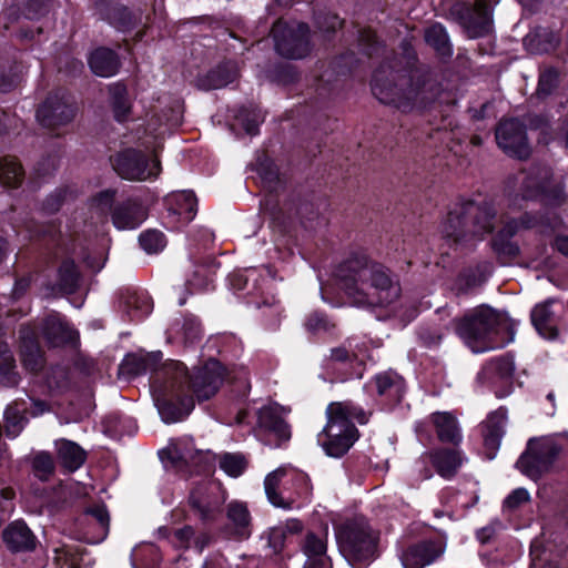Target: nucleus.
Wrapping results in <instances>:
<instances>
[{
  "instance_id": "nucleus-18",
  "label": "nucleus",
  "mask_w": 568,
  "mask_h": 568,
  "mask_svg": "<svg viewBox=\"0 0 568 568\" xmlns=\"http://www.w3.org/2000/svg\"><path fill=\"white\" fill-rule=\"evenodd\" d=\"M75 114V108L64 97L48 98L38 109L37 119L47 128H55L69 123Z\"/></svg>"
},
{
  "instance_id": "nucleus-21",
  "label": "nucleus",
  "mask_w": 568,
  "mask_h": 568,
  "mask_svg": "<svg viewBox=\"0 0 568 568\" xmlns=\"http://www.w3.org/2000/svg\"><path fill=\"white\" fill-rule=\"evenodd\" d=\"M169 216L181 225L190 223L196 214V197L191 191H180L166 197Z\"/></svg>"
},
{
  "instance_id": "nucleus-2",
  "label": "nucleus",
  "mask_w": 568,
  "mask_h": 568,
  "mask_svg": "<svg viewBox=\"0 0 568 568\" xmlns=\"http://www.w3.org/2000/svg\"><path fill=\"white\" fill-rule=\"evenodd\" d=\"M371 91L381 103L406 113L434 101L440 85L430 73H374Z\"/></svg>"
},
{
  "instance_id": "nucleus-13",
  "label": "nucleus",
  "mask_w": 568,
  "mask_h": 568,
  "mask_svg": "<svg viewBox=\"0 0 568 568\" xmlns=\"http://www.w3.org/2000/svg\"><path fill=\"white\" fill-rule=\"evenodd\" d=\"M463 462L460 450L440 447L423 453L415 463V470L422 480L430 479L433 471L429 465H432L440 477L450 479L457 474Z\"/></svg>"
},
{
  "instance_id": "nucleus-63",
  "label": "nucleus",
  "mask_w": 568,
  "mask_h": 568,
  "mask_svg": "<svg viewBox=\"0 0 568 568\" xmlns=\"http://www.w3.org/2000/svg\"><path fill=\"white\" fill-rule=\"evenodd\" d=\"M210 538L206 534H202L194 539V545L199 551H202L209 545Z\"/></svg>"
},
{
  "instance_id": "nucleus-31",
  "label": "nucleus",
  "mask_w": 568,
  "mask_h": 568,
  "mask_svg": "<svg viewBox=\"0 0 568 568\" xmlns=\"http://www.w3.org/2000/svg\"><path fill=\"white\" fill-rule=\"evenodd\" d=\"M558 42V37L552 31L544 28H538L524 38V45L531 54L547 53L554 50Z\"/></svg>"
},
{
  "instance_id": "nucleus-41",
  "label": "nucleus",
  "mask_w": 568,
  "mask_h": 568,
  "mask_svg": "<svg viewBox=\"0 0 568 568\" xmlns=\"http://www.w3.org/2000/svg\"><path fill=\"white\" fill-rule=\"evenodd\" d=\"M236 79V73H196L192 82L200 90L209 91L226 87Z\"/></svg>"
},
{
  "instance_id": "nucleus-15",
  "label": "nucleus",
  "mask_w": 568,
  "mask_h": 568,
  "mask_svg": "<svg viewBox=\"0 0 568 568\" xmlns=\"http://www.w3.org/2000/svg\"><path fill=\"white\" fill-rule=\"evenodd\" d=\"M114 170L120 176L131 181H145L160 173V162L149 159L140 151L125 150L119 153L113 162Z\"/></svg>"
},
{
  "instance_id": "nucleus-62",
  "label": "nucleus",
  "mask_w": 568,
  "mask_h": 568,
  "mask_svg": "<svg viewBox=\"0 0 568 568\" xmlns=\"http://www.w3.org/2000/svg\"><path fill=\"white\" fill-rule=\"evenodd\" d=\"M555 246L560 253L568 256V236H557Z\"/></svg>"
},
{
  "instance_id": "nucleus-48",
  "label": "nucleus",
  "mask_w": 568,
  "mask_h": 568,
  "mask_svg": "<svg viewBox=\"0 0 568 568\" xmlns=\"http://www.w3.org/2000/svg\"><path fill=\"white\" fill-rule=\"evenodd\" d=\"M141 247L146 253H158L165 246V240L163 233L156 230H149L141 233L139 237Z\"/></svg>"
},
{
  "instance_id": "nucleus-29",
  "label": "nucleus",
  "mask_w": 568,
  "mask_h": 568,
  "mask_svg": "<svg viewBox=\"0 0 568 568\" xmlns=\"http://www.w3.org/2000/svg\"><path fill=\"white\" fill-rule=\"evenodd\" d=\"M85 523L94 530V534L90 536L87 532V538L91 542H100L104 540L109 534L110 516L104 506H94L87 509L84 513Z\"/></svg>"
},
{
  "instance_id": "nucleus-49",
  "label": "nucleus",
  "mask_w": 568,
  "mask_h": 568,
  "mask_svg": "<svg viewBox=\"0 0 568 568\" xmlns=\"http://www.w3.org/2000/svg\"><path fill=\"white\" fill-rule=\"evenodd\" d=\"M34 475L41 480H47L54 470V463L49 454L41 453L33 458Z\"/></svg>"
},
{
  "instance_id": "nucleus-38",
  "label": "nucleus",
  "mask_w": 568,
  "mask_h": 568,
  "mask_svg": "<svg viewBox=\"0 0 568 568\" xmlns=\"http://www.w3.org/2000/svg\"><path fill=\"white\" fill-rule=\"evenodd\" d=\"M550 178V171L547 168L538 169L536 175H530L526 180V186L528 189L535 187L536 191L544 193L547 197H551V201L555 204H559L564 199V187L558 186L551 194L548 192V181Z\"/></svg>"
},
{
  "instance_id": "nucleus-59",
  "label": "nucleus",
  "mask_w": 568,
  "mask_h": 568,
  "mask_svg": "<svg viewBox=\"0 0 568 568\" xmlns=\"http://www.w3.org/2000/svg\"><path fill=\"white\" fill-rule=\"evenodd\" d=\"M16 84V73H0V92L10 91Z\"/></svg>"
},
{
  "instance_id": "nucleus-57",
  "label": "nucleus",
  "mask_w": 568,
  "mask_h": 568,
  "mask_svg": "<svg viewBox=\"0 0 568 568\" xmlns=\"http://www.w3.org/2000/svg\"><path fill=\"white\" fill-rule=\"evenodd\" d=\"M194 537V530L191 526H185L181 529L175 530L173 535V542L176 547L189 548L191 540Z\"/></svg>"
},
{
  "instance_id": "nucleus-20",
  "label": "nucleus",
  "mask_w": 568,
  "mask_h": 568,
  "mask_svg": "<svg viewBox=\"0 0 568 568\" xmlns=\"http://www.w3.org/2000/svg\"><path fill=\"white\" fill-rule=\"evenodd\" d=\"M286 413L285 408L277 404L264 406L257 412V425L280 440H288L291 428L284 419Z\"/></svg>"
},
{
  "instance_id": "nucleus-3",
  "label": "nucleus",
  "mask_w": 568,
  "mask_h": 568,
  "mask_svg": "<svg viewBox=\"0 0 568 568\" xmlns=\"http://www.w3.org/2000/svg\"><path fill=\"white\" fill-rule=\"evenodd\" d=\"M474 353L504 347L514 339L511 321L491 307L480 306L460 320L449 322Z\"/></svg>"
},
{
  "instance_id": "nucleus-5",
  "label": "nucleus",
  "mask_w": 568,
  "mask_h": 568,
  "mask_svg": "<svg viewBox=\"0 0 568 568\" xmlns=\"http://www.w3.org/2000/svg\"><path fill=\"white\" fill-rule=\"evenodd\" d=\"M496 210L488 202L462 201L455 203L443 222V235L458 244L483 237L495 227Z\"/></svg>"
},
{
  "instance_id": "nucleus-30",
  "label": "nucleus",
  "mask_w": 568,
  "mask_h": 568,
  "mask_svg": "<svg viewBox=\"0 0 568 568\" xmlns=\"http://www.w3.org/2000/svg\"><path fill=\"white\" fill-rule=\"evenodd\" d=\"M55 446L58 462L68 470L74 471L85 462V452L77 443L60 439Z\"/></svg>"
},
{
  "instance_id": "nucleus-11",
  "label": "nucleus",
  "mask_w": 568,
  "mask_h": 568,
  "mask_svg": "<svg viewBox=\"0 0 568 568\" xmlns=\"http://www.w3.org/2000/svg\"><path fill=\"white\" fill-rule=\"evenodd\" d=\"M161 352H153L148 354H130L123 359L120 366V371L121 373L128 374L130 376H136L149 372L154 373L151 385L152 388L158 377L162 384L173 373H176L180 376L183 375V364L181 362L170 361L161 364Z\"/></svg>"
},
{
  "instance_id": "nucleus-40",
  "label": "nucleus",
  "mask_w": 568,
  "mask_h": 568,
  "mask_svg": "<svg viewBox=\"0 0 568 568\" xmlns=\"http://www.w3.org/2000/svg\"><path fill=\"white\" fill-rule=\"evenodd\" d=\"M18 382L13 356L7 343L0 341V383L4 386H16Z\"/></svg>"
},
{
  "instance_id": "nucleus-19",
  "label": "nucleus",
  "mask_w": 568,
  "mask_h": 568,
  "mask_svg": "<svg viewBox=\"0 0 568 568\" xmlns=\"http://www.w3.org/2000/svg\"><path fill=\"white\" fill-rule=\"evenodd\" d=\"M445 546L439 541L426 540L407 548L400 559L405 568H424L439 558Z\"/></svg>"
},
{
  "instance_id": "nucleus-17",
  "label": "nucleus",
  "mask_w": 568,
  "mask_h": 568,
  "mask_svg": "<svg viewBox=\"0 0 568 568\" xmlns=\"http://www.w3.org/2000/svg\"><path fill=\"white\" fill-rule=\"evenodd\" d=\"M496 141L509 156L524 160L530 154L525 126L518 120L510 119L500 122L496 129Z\"/></svg>"
},
{
  "instance_id": "nucleus-42",
  "label": "nucleus",
  "mask_w": 568,
  "mask_h": 568,
  "mask_svg": "<svg viewBox=\"0 0 568 568\" xmlns=\"http://www.w3.org/2000/svg\"><path fill=\"white\" fill-rule=\"evenodd\" d=\"M24 176L21 164L14 158H4L0 164V182L8 187H18Z\"/></svg>"
},
{
  "instance_id": "nucleus-12",
  "label": "nucleus",
  "mask_w": 568,
  "mask_h": 568,
  "mask_svg": "<svg viewBox=\"0 0 568 568\" xmlns=\"http://www.w3.org/2000/svg\"><path fill=\"white\" fill-rule=\"evenodd\" d=\"M450 14L469 39L485 37L493 31V12L485 0H477L473 6L456 3Z\"/></svg>"
},
{
  "instance_id": "nucleus-47",
  "label": "nucleus",
  "mask_w": 568,
  "mask_h": 568,
  "mask_svg": "<svg viewBox=\"0 0 568 568\" xmlns=\"http://www.w3.org/2000/svg\"><path fill=\"white\" fill-rule=\"evenodd\" d=\"M537 224V219L528 213H525L520 219L508 221L499 232V237H511L520 230L534 227Z\"/></svg>"
},
{
  "instance_id": "nucleus-60",
  "label": "nucleus",
  "mask_w": 568,
  "mask_h": 568,
  "mask_svg": "<svg viewBox=\"0 0 568 568\" xmlns=\"http://www.w3.org/2000/svg\"><path fill=\"white\" fill-rule=\"evenodd\" d=\"M297 73H288V72H285V73H271L270 81L274 82V83H277V84H281V85H286V84L295 81V75Z\"/></svg>"
},
{
  "instance_id": "nucleus-64",
  "label": "nucleus",
  "mask_w": 568,
  "mask_h": 568,
  "mask_svg": "<svg viewBox=\"0 0 568 568\" xmlns=\"http://www.w3.org/2000/svg\"><path fill=\"white\" fill-rule=\"evenodd\" d=\"M29 286V280L27 278H21L19 281L16 282V285H14V291L13 293L16 295H20L23 291L27 290V287Z\"/></svg>"
},
{
  "instance_id": "nucleus-24",
  "label": "nucleus",
  "mask_w": 568,
  "mask_h": 568,
  "mask_svg": "<svg viewBox=\"0 0 568 568\" xmlns=\"http://www.w3.org/2000/svg\"><path fill=\"white\" fill-rule=\"evenodd\" d=\"M507 410L500 407L497 410L490 413L481 423L484 445L487 450H490L489 458H493L495 452L499 448L501 438L505 434Z\"/></svg>"
},
{
  "instance_id": "nucleus-51",
  "label": "nucleus",
  "mask_w": 568,
  "mask_h": 568,
  "mask_svg": "<svg viewBox=\"0 0 568 568\" xmlns=\"http://www.w3.org/2000/svg\"><path fill=\"white\" fill-rule=\"evenodd\" d=\"M558 73H539L536 95L540 99L548 97L558 85Z\"/></svg>"
},
{
  "instance_id": "nucleus-28",
  "label": "nucleus",
  "mask_w": 568,
  "mask_h": 568,
  "mask_svg": "<svg viewBox=\"0 0 568 568\" xmlns=\"http://www.w3.org/2000/svg\"><path fill=\"white\" fill-rule=\"evenodd\" d=\"M3 539L13 551H27L36 547V538L32 531L21 521L11 524L3 531Z\"/></svg>"
},
{
  "instance_id": "nucleus-27",
  "label": "nucleus",
  "mask_w": 568,
  "mask_h": 568,
  "mask_svg": "<svg viewBox=\"0 0 568 568\" xmlns=\"http://www.w3.org/2000/svg\"><path fill=\"white\" fill-rule=\"evenodd\" d=\"M225 511L231 534L237 539H247L252 534V518L247 505L240 500H232L226 505Z\"/></svg>"
},
{
  "instance_id": "nucleus-43",
  "label": "nucleus",
  "mask_w": 568,
  "mask_h": 568,
  "mask_svg": "<svg viewBox=\"0 0 568 568\" xmlns=\"http://www.w3.org/2000/svg\"><path fill=\"white\" fill-rule=\"evenodd\" d=\"M110 93L114 118L120 122L125 121L131 112L126 88L121 83H116L110 88Z\"/></svg>"
},
{
  "instance_id": "nucleus-9",
  "label": "nucleus",
  "mask_w": 568,
  "mask_h": 568,
  "mask_svg": "<svg viewBox=\"0 0 568 568\" xmlns=\"http://www.w3.org/2000/svg\"><path fill=\"white\" fill-rule=\"evenodd\" d=\"M272 34L276 52L286 59H302L311 51L310 29L305 23L278 20Z\"/></svg>"
},
{
  "instance_id": "nucleus-39",
  "label": "nucleus",
  "mask_w": 568,
  "mask_h": 568,
  "mask_svg": "<svg viewBox=\"0 0 568 568\" xmlns=\"http://www.w3.org/2000/svg\"><path fill=\"white\" fill-rule=\"evenodd\" d=\"M57 285L63 294H72L79 288L80 273L72 261L68 260L61 264Z\"/></svg>"
},
{
  "instance_id": "nucleus-1",
  "label": "nucleus",
  "mask_w": 568,
  "mask_h": 568,
  "mask_svg": "<svg viewBox=\"0 0 568 568\" xmlns=\"http://www.w3.org/2000/svg\"><path fill=\"white\" fill-rule=\"evenodd\" d=\"M336 277L347 300L358 307H387L402 293L397 276L363 253L342 262Z\"/></svg>"
},
{
  "instance_id": "nucleus-34",
  "label": "nucleus",
  "mask_w": 568,
  "mask_h": 568,
  "mask_svg": "<svg viewBox=\"0 0 568 568\" xmlns=\"http://www.w3.org/2000/svg\"><path fill=\"white\" fill-rule=\"evenodd\" d=\"M551 302L538 304L531 311V322L537 332L545 338L552 339L557 336V328L554 312L550 310Z\"/></svg>"
},
{
  "instance_id": "nucleus-10",
  "label": "nucleus",
  "mask_w": 568,
  "mask_h": 568,
  "mask_svg": "<svg viewBox=\"0 0 568 568\" xmlns=\"http://www.w3.org/2000/svg\"><path fill=\"white\" fill-rule=\"evenodd\" d=\"M560 447L550 438L530 439L516 467L532 480L547 474L558 456Z\"/></svg>"
},
{
  "instance_id": "nucleus-44",
  "label": "nucleus",
  "mask_w": 568,
  "mask_h": 568,
  "mask_svg": "<svg viewBox=\"0 0 568 568\" xmlns=\"http://www.w3.org/2000/svg\"><path fill=\"white\" fill-rule=\"evenodd\" d=\"M26 409L20 408L18 403L8 406L4 412L6 432L8 436L16 437L23 429L27 417L23 415Z\"/></svg>"
},
{
  "instance_id": "nucleus-35",
  "label": "nucleus",
  "mask_w": 568,
  "mask_h": 568,
  "mask_svg": "<svg viewBox=\"0 0 568 568\" xmlns=\"http://www.w3.org/2000/svg\"><path fill=\"white\" fill-rule=\"evenodd\" d=\"M327 530L310 531L305 535L301 549L306 560L331 559L327 555Z\"/></svg>"
},
{
  "instance_id": "nucleus-58",
  "label": "nucleus",
  "mask_w": 568,
  "mask_h": 568,
  "mask_svg": "<svg viewBox=\"0 0 568 568\" xmlns=\"http://www.w3.org/2000/svg\"><path fill=\"white\" fill-rule=\"evenodd\" d=\"M325 326H326L325 318L321 314H317V313L311 314L305 322V327L310 332L320 331L322 328H325Z\"/></svg>"
},
{
  "instance_id": "nucleus-55",
  "label": "nucleus",
  "mask_w": 568,
  "mask_h": 568,
  "mask_svg": "<svg viewBox=\"0 0 568 568\" xmlns=\"http://www.w3.org/2000/svg\"><path fill=\"white\" fill-rule=\"evenodd\" d=\"M444 336V332L442 328L433 327V326H426L423 327L419 332V337L423 341V343L428 346H437L442 342Z\"/></svg>"
},
{
  "instance_id": "nucleus-22",
  "label": "nucleus",
  "mask_w": 568,
  "mask_h": 568,
  "mask_svg": "<svg viewBox=\"0 0 568 568\" xmlns=\"http://www.w3.org/2000/svg\"><path fill=\"white\" fill-rule=\"evenodd\" d=\"M148 212L143 204L135 199H129L115 206L112 212V222L119 230L138 227L146 219Z\"/></svg>"
},
{
  "instance_id": "nucleus-54",
  "label": "nucleus",
  "mask_w": 568,
  "mask_h": 568,
  "mask_svg": "<svg viewBox=\"0 0 568 568\" xmlns=\"http://www.w3.org/2000/svg\"><path fill=\"white\" fill-rule=\"evenodd\" d=\"M115 192L112 190H105L100 192L94 199L92 200V207H94L99 213L106 214L114 201Z\"/></svg>"
},
{
  "instance_id": "nucleus-6",
  "label": "nucleus",
  "mask_w": 568,
  "mask_h": 568,
  "mask_svg": "<svg viewBox=\"0 0 568 568\" xmlns=\"http://www.w3.org/2000/svg\"><path fill=\"white\" fill-rule=\"evenodd\" d=\"M335 535L341 554L353 567L361 568L376 557L379 535L366 518L347 519L337 527Z\"/></svg>"
},
{
  "instance_id": "nucleus-50",
  "label": "nucleus",
  "mask_w": 568,
  "mask_h": 568,
  "mask_svg": "<svg viewBox=\"0 0 568 568\" xmlns=\"http://www.w3.org/2000/svg\"><path fill=\"white\" fill-rule=\"evenodd\" d=\"M54 554L57 561L69 568H75L79 561L80 549L69 545H62L54 548Z\"/></svg>"
},
{
  "instance_id": "nucleus-16",
  "label": "nucleus",
  "mask_w": 568,
  "mask_h": 568,
  "mask_svg": "<svg viewBox=\"0 0 568 568\" xmlns=\"http://www.w3.org/2000/svg\"><path fill=\"white\" fill-rule=\"evenodd\" d=\"M185 375H187L185 373ZM225 376V369L216 359H209L199 367L191 378L185 376L184 386L192 389L197 400H206L214 396L220 389Z\"/></svg>"
},
{
  "instance_id": "nucleus-53",
  "label": "nucleus",
  "mask_w": 568,
  "mask_h": 568,
  "mask_svg": "<svg viewBox=\"0 0 568 568\" xmlns=\"http://www.w3.org/2000/svg\"><path fill=\"white\" fill-rule=\"evenodd\" d=\"M530 500V495L525 488H517L513 490L504 500V508L507 510H515L521 505L527 504Z\"/></svg>"
},
{
  "instance_id": "nucleus-36",
  "label": "nucleus",
  "mask_w": 568,
  "mask_h": 568,
  "mask_svg": "<svg viewBox=\"0 0 568 568\" xmlns=\"http://www.w3.org/2000/svg\"><path fill=\"white\" fill-rule=\"evenodd\" d=\"M424 38L426 43L432 47L439 55L449 57L453 53L447 30L440 23H434L425 30Z\"/></svg>"
},
{
  "instance_id": "nucleus-33",
  "label": "nucleus",
  "mask_w": 568,
  "mask_h": 568,
  "mask_svg": "<svg viewBox=\"0 0 568 568\" xmlns=\"http://www.w3.org/2000/svg\"><path fill=\"white\" fill-rule=\"evenodd\" d=\"M378 395L385 396L390 403H399L405 393V383L395 373H383L375 378Z\"/></svg>"
},
{
  "instance_id": "nucleus-7",
  "label": "nucleus",
  "mask_w": 568,
  "mask_h": 568,
  "mask_svg": "<svg viewBox=\"0 0 568 568\" xmlns=\"http://www.w3.org/2000/svg\"><path fill=\"white\" fill-rule=\"evenodd\" d=\"M268 501L282 509H292L300 500L310 499L313 490L307 474L288 467H278L264 479Z\"/></svg>"
},
{
  "instance_id": "nucleus-61",
  "label": "nucleus",
  "mask_w": 568,
  "mask_h": 568,
  "mask_svg": "<svg viewBox=\"0 0 568 568\" xmlns=\"http://www.w3.org/2000/svg\"><path fill=\"white\" fill-rule=\"evenodd\" d=\"M303 568H332L331 559L305 560Z\"/></svg>"
},
{
  "instance_id": "nucleus-25",
  "label": "nucleus",
  "mask_w": 568,
  "mask_h": 568,
  "mask_svg": "<svg viewBox=\"0 0 568 568\" xmlns=\"http://www.w3.org/2000/svg\"><path fill=\"white\" fill-rule=\"evenodd\" d=\"M21 358L24 367L37 373L43 367L44 359L38 344L37 332L27 325L20 329Z\"/></svg>"
},
{
  "instance_id": "nucleus-46",
  "label": "nucleus",
  "mask_w": 568,
  "mask_h": 568,
  "mask_svg": "<svg viewBox=\"0 0 568 568\" xmlns=\"http://www.w3.org/2000/svg\"><path fill=\"white\" fill-rule=\"evenodd\" d=\"M220 468L231 477H239L246 468V460L241 454H224L220 457Z\"/></svg>"
},
{
  "instance_id": "nucleus-4",
  "label": "nucleus",
  "mask_w": 568,
  "mask_h": 568,
  "mask_svg": "<svg viewBox=\"0 0 568 568\" xmlns=\"http://www.w3.org/2000/svg\"><path fill=\"white\" fill-rule=\"evenodd\" d=\"M326 417L327 423L317 440L328 456L341 457L358 438L354 420L366 424L368 414L351 402H336L327 406Z\"/></svg>"
},
{
  "instance_id": "nucleus-56",
  "label": "nucleus",
  "mask_w": 568,
  "mask_h": 568,
  "mask_svg": "<svg viewBox=\"0 0 568 568\" xmlns=\"http://www.w3.org/2000/svg\"><path fill=\"white\" fill-rule=\"evenodd\" d=\"M343 21L336 14H325L317 19L318 29L324 33L334 32L339 29Z\"/></svg>"
},
{
  "instance_id": "nucleus-26",
  "label": "nucleus",
  "mask_w": 568,
  "mask_h": 568,
  "mask_svg": "<svg viewBox=\"0 0 568 568\" xmlns=\"http://www.w3.org/2000/svg\"><path fill=\"white\" fill-rule=\"evenodd\" d=\"M42 334L52 346H61L77 338L75 331L58 313H51L44 318Z\"/></svg>"
},
{
  "instance_id": "nucleus-23",
  "label": "nucleus",
  "mask_w": 568,
  "mask_h": 568,
  "mask_svg": "<svg viewBox=\"0 0 568 568\" xmlns=\"http://www.w3.org/2000/svg\"><path fill=\"white\" fill-rule=\"evenodd\" d=\"M427 422L433 425L439 442L452 444L454 446H458L462 443V429L457 417L452 413H433L428 416Z\"/></svg>"
},
{
  "instance_id": "nucleus-52",
  "label": "nucleus",
  "mask_w": 568,
  "mask_h": 568,
  "mask_svg": "<svg viewBox=\"0 0 568 568\" xmlns=\"http://www.w3.org/2000/svg\"><path fill=\"white\" fill-rule=\"evenodd\" d=\"M489 368L500 378H509L514 374L515 365L511 357L503 356L493 359L489 363Z\"/></svg>"
},
{
  "instance_id": "nucleus-37",
  "label": "nucleus",
  "mask_w": 568,
  "mask_h": 568,
  "mask_svg": "<svg viewBox=\"0 0 568 568\" xmlns=\"http://www.w3.org/2000/svg\"><path fill=\"white\" fill-rule=\"evenodd\" d=\"M91 71H115L121 68L119 55L111 49L99 48L89 55Z\"/></svg>"
},
{
  "instance_id": "nucleus-32",
  "label": "nucleus",
  "mask_w": 568,
  "mask_h": 568,
  "mask_svg": "<svg viewBox=\"0 0 568 568\" xmlns=\"http://www.w3.org/2000/svg\"><path fill=\"white\" fill-rule=\"evenodd\" d=\"M121 300L124 312L132 318H142L152 311V302L145 292L128 288Z\"/></svg>"
},
{
  "instance_id": "nucleus-14",
  "label": "nucleus",
  "mask_w": 568,
  "mask_h": 568,
  "mask_svg": "<svg viewBox=\"0 0 568 568\" xmlns=\"http://www.w3.org/2000/svg\"><path fill=\"white\" fill-rule=\"evenodd\" d=\"M225 500V489L219 483L205 480L192 488L189 505L200 519L213 521L221 514Z\"/></svg>"
},
{
  "instance_id": "nucleus-45",
  "label": "nucleus",
  "mask_w": 568,
  "mask_h": 568,
  "mask_svg": "<svg viewBox=\"0 0 568 568\" xmlns=\"http://www.w3.org/2000/svg\"><path fill=\"white\" fill-rule=\"evenodd\" d=\"M353 342V338H347L342 345L332 348L327 361L342 364L356 361L358 358V347Z\"/></svg>"
},
{
  "instance_id": "nucleus-8",
  "label": "nucleus",
  "mask_w": 568,
  "mask_h": 568,
  "mask_svg": "<svg viewBox=\"0 0 568 568\" xmlns=\"http://www.w3.org/2000/svg\"><path fill=\"white\" fill-rule=\"evenodd\" d=\"M185 366L183 375L173 373L165 382L158 377L153 386V397L163 422L176 423L186 417L194 408L193 397L184 395Z\"/></svg>"
}]
</instances>
